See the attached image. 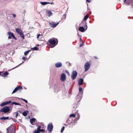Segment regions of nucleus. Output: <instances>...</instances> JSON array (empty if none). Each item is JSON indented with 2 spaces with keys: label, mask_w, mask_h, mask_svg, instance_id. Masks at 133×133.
<instances>
[{
  "label": "nucleus",
  "mask_w": 133,
  "mask_h": 133,
  "mask_svg": "<svg viewBox=\"0 0 133 133\" xmlns=\"http://www.w3.org/2000/svg\"><path fill=\"white\" fill-rule=\"evenodd\" d=\"M81 25H84V27L86 29L87 28V23L86 21H83L80 24Z\"/></svg>",
  "instance_id": "9d476101"
},
{
  "label": "nucleus",
  "mask_w": 133,
  "mask_h": 133,
  "mask_svg": "<svg viewBox=\"0 0 133 133\" xmlns=\"http://www.w3.org/2000/svg\"><path fill=\"white\" fill-rule=\"evenodd\" d=\"M50 3V2H41V3L42 5H44L47 4H48Z\"/></svg>",
  "instance_id": "5701e85b"
},
{
  "label": "nucleus",
  "mask_w": 133,
  "mask_h": 133,
  "mask_svg": "<svg viewBox=\"0 0 133 133\" xmlns=\"http://www.w3.org/2000/svg\"><path fill=\"white\" fill-rule=\"evenodd\" d=\"M3 112V111L2 110V109H0V112Z\"/></svg>",
  "instance_id": "603ef678"
},
{
  "label": "nucleus",
  "mask_w": 133,
  "mask_h": 133,
  "mask_svg": "<svg viewBox=\"0 0 133 133\" xmlns=\"http://www.w3.org/2000/svg\"><path fill=\"white\" fill-rule=\"evenodd\" d=\"M11 101H10L7 102H6L5 103H6V104H9L11 102Z\"/></svg>",
  "instance_id": "a19ab883"
},
{
  "label": "nucleus",
  "mask_w": 133,
  "mask_h": 133,
  "mask_svg": "<svg viewBox=\"0 0 133 133\" xmlns=\"http://www.w3.org/2000/svg\"><path fill=\"white\" fill-rule=\"evenodd\" d=\"M78 30L82 32H84L85 30L84 27L83 26L79 27V28Z\"/></svg>",
  "instance_id": "f8f14e48"
},
{
  "label": "nucleus",
  "mask_w": 133,
  "mask_h": 133,
  "mask_svg": "<svg viewBox=\"0 0 133 133\" xmlns=\"http://www.w3.org/2000/svg\"><path fill=\"white\" fill-rule=\"evenodd\" d=\"M62 65L61 63L58 62L55 63V66L56 68H59L62 66Z\"/></svg>",
  "instance_id": "9b49d317"
},
{
  "label": "nucleus",
  "mask_w": 133,
  "mask_h": 133,
  "mask_svg": "<svg viewBox=\"0 0 133 133\" xmlns=\"http://www.w3.org/2000/svg\"><path fill=\"white\" fill-rule=\"evenodd\" d=\"M22 89V87L19 86H18V87H16L15 88L14 90H13V92L12 93V94H13V93H14L16 92L19 89Z\"/></svg>",
  "instance_id": "1a4fd4ad"
},
{
  "label": "nucleus",
  "mask_w": 133,
  "mask_h": 133,
  "mask_svg": "<svg viewBox=\"0 0 133 133\" xmlns=\"http://www.w3.org/2000/svg\"><path fill=\"white\" fill-rule=\"evenodd\" d=\"M36 120V119L34 118H32L30 119V121L31 124L33 125V123L35 122Z\"/></svg>",
  "instance_id": "a211bd4d"
},
{
  "label": "nucleus",
  "mask_w": 133,
  "mask_h": 133,
  "mask_svg": "<svg viewBox=\"0 0 133 133\" xmlns=\"http://www.w3.org/2000/svg\"><path fill=\"white\" fill-rule=\"evenodd\" d=\"M6 104V103L5 102H4L2 103H1V104L0 105L1 106L3 107Z\"/></svg>",
  "instance_id": "c85d7f7f"
},
{
  "label": "nucleus",
  "mask_w": 133,
  "mask_h": 133,
  "mask_svg": "<svg viewBox=\"0 0 133 133\" xmlns=\"http://www.w3.org/2000/svg\"><path fill=\"white\" fill-rule=\"evenodd\" d=\"M34 132V133H39V131L37 130H35Z\"/></svg>",
  "instance_id": "72a5a7b5"
},
{
  "label": "nucleus",
  "mask_w": 133,
  "mask_h": 133,
  "mask_svg": "<svg viewBox=\"0 0 133 133\" xmlns=\"http://www.w3.org/2000/svg\"><path fill=\"white\" fill-rule=\"evenodd\" d=\"M91 65V62L90 61L87 62L85 64L84 67L85 71H87L89 69Z\"/></svg>",
  "instance_id": "7ed1b4c3"
},
{
  "label": "nucleus",
  "mask_w": 133,
  "mask_h": 133,
  "mask_svg": "<svg viewBox=\"0 0 133 133\" xmlns=\"http://www.w3.org/2000/svg\"><path fill=\"white\" fill-rule=\"evenodd\" d=\"M19 112H20V111L18 110L16 112H15V113L16 114V115H15V117L16 118H17V117L18 116V115H19ZM19 113H20V112Z\"/></svg>",
  "instance_id": "b1692460"
},
{
  "label": "nucleus",
  "mask_w": 133,
  "mask_h": 133,
  "mask_svg": "<svg viewBox=\"0 0 133 133\" xmlns=\"http://www.w3.org/2000/svg\"><path fill=\"white\" fill-rule=\"evenodd\" d=\"M49 44L47 43L50 47L53 48L58 43V40L56 38H52L48 40Z\"/></svg>",
  "instance_id": "f257e3e1"
},
{
  "label": "nucleus",
  "mask_w": 133,
  "mask_h": 133,
  "mask_svg": "<svg viewBox=\"0 0 133 133\" xmlns=\"http://www.w3.org/2000/svg\"><path fill=\"white\" fill-rule=\"evenodd\" d=\"M75 117L76 115L74 114H71V115H70L69 116L70 117Z\"/></svg>",
  "instance_id": "bb28decb"
},
{
  "label": "nucleus",
  "mask_w": 133,
  "mask_h": 133,
  "mask_svg": "<svg viewBox=\"0 0 133 133\" xmlns=\"http://www.w3.org/2000/svg\"><path fill=\"white\" fill-rule=\"evenodd\" d=\"M64 128H65V127H64V126H63L62 127V128L61 129V132H62L63 130H64Z\"/></svg>",
  "instance_id": "473e14b6"
},
{
  "label": "nucleus",
  "mask_w": 133,
  "mask_h": 133,
  "mask_svg": "<svg viewBox=\"0 0 133 133\" xmlns=\"http://www.w3.org/2000/svg\"><path fill=\"white\" fill-rule=\"evenodd\" d=\"M29 111L27 110H25L22 113V115L24 116H26L29 113Z\"/></svg>",
  "instance_id": "dca6fc26"
},
{
  "label": "nucleus",
  "mask_w": 133,
  "mask_h": 133,
  "mask_svg": "<svg viewBox=\"0 0 133 133\" xmlns=\"http://www.w3.org/2000/svg\"><path fill=\"white\" fill-rule=\"evenodd\" d=\"M16 32L20 35L21 37L24 39V36L22 30L19 28L16 29Z\"/></svg>",
  "instance_id": "20e7f679"
},
{
  "label": "nucleus",
  "mask_w": 133,
  "mask_h": 133,
  "mask_svg": "<svg viewBox=\"0 0 133 133\" xmlns=\"http://www.w3.org/2000/svg\"><path fill=\"white\" fill-rule=\"evenodd\" d=\"M9 74V73L7 72L6 71L3 74H1V76L2 77H6Z\"/></svg>",
  "instance_id": "f3484780"
},
{
  "label": "nucleus",
  "mask_w": 133,
  "mask_h": 133,
  "mask_svg": "<svg viewBox=\"0 0 133 133\" xmlns=\"http://www.w3.org/2000/svg\"><path fill=\"white\" fill-rule=\"evenodd\" d=\"M53 129V125L52 123H49L48 126L47 130L50 132H51Z\"/></svg>",
  "instance_id": "0eeeda50"
},
{
  "label": "nucleus",
  "mask_w": 133,
  "mask_h": 133,
  "mask_svg": "<svg viewBox=\"0 0 133 133\" xmlns=\"http://www.w3.org/2000/svg\"><path fill=\"white\" fill-rule=\"evenodd\" d=\"M9 118V117H1L0 118V119L1 120H6L8 119Z\"/></svg>",
  "instance_id": "4be33fe9"
},
{
  "label": "nucleus",
  "mask_w": 133,
  "mask_h": 133,
  "mask_svg": "<svg viewBox=\"0 0 133 133\" xmlns=\"http://www.w3.org/2000/svg\"><path fill=\"white\" fill-rule=\"evenodd\" d=\"M39 40H42V39H41V38L39 39Z\"/></svg>",
  "instance_id": "5fc2aeb1"
},
{
  "label": "nucleus",
  "mask_w": 133,
  "mask_h": 133,
  "mask_svg": "<svg viewBox=\"0 0 133 133\" xmlns=\"http://www.w3.org/2000/svg\"><path fill=\"white\" fill-rule=\"evenodd\" d=\"M89 15L87 14L84 17L83 19L84 20L83 21H85L89 17Z\"/></svg>",
  "instance_id": "412c9836"
},
{
  "label": "nucleus",
  "mask_w": 133,
  "mask_h": 133,
  "mask_svg": "<svg viewBox=\"0 0 133 133\" xmlns=\"http://www.w3.org/2000/svg\"><path fill=\"white\" fill-rule=\"evenodd\" d=\"M83 45H84V44L83 43H82L80 45V47H82Z\"/></svg>",
  "instance_id": "c03bdc74"
},
{
  "label": "nucleus",
  "mask_w": 133,
  "mask_h": 133,
  "mask_svg": "<svg viewBox=\"0 0 133 133\" xmlns=\"http://www.w3.org/2000/svg\"><path fill=\"white\" fill-rule=\"evenodd\" d=\"M13 17L14 18H15L16 17V15L15 14H13Z\"/></svg>",
  "instance_id": "09e8293b"
},
{
  "label": "nucleus",
  "mask_w": 133,
  "mask_h": 133,
  "mask_svg": "<svg viewBox=\"0 0 133 133\" xmlns=\"http://www.w3.org/2000/svg\"><path fill=\"white\" fill-rule=\"evenodd\" d=\"M72 119L70 118L69 117L67 119L66 121V123L68 124H70L72 122Z\"/></svg>",
  "instance_id": "aec40b11"
},
{
  "label": "nucleus",
  "mask_w": 133,
  "mask_h": 133,
  "mask_svg": "<svg viewBox=\"0 0 133 133\" xmlns=\"http://www.w3.org/2000/svg\"><path fill=\"white\" fill-rule=\"evenodd\" d=\"M12 119L13 121H14L15 122H16L17 121V120L16 119H15L14 118H11L10 119Z\"/></svg>",
  "instance_id": "2f4dec72"
},
{
  "label": "nucleus",
  "mask_w": 133,
  "mask_h": 133,
  "mask_svg": "<svg viewBox=\"0 0 133 133\" xmlns=\"http://www.w3.org/2000/svg\"><path fill=\"white\" fill-rule=\"evenodd\" d=\"M66 79V77L65 74L64 73H63L61 76V80L62 82H64L65 81Z\"/></svg>",
  "instance_id": "6e6552de"
},
{
  "label": "nucleus",
  "mask_w": 133,
  "mask_h": 133,
  "mask_svg": "<svg viewBox=\"0 0 133 133\" xmlns=\"http://www.w3.org/2000/svg\"><path fill=\"white\" fill-rule=\"evenodd\" d=\"M14 124L11 125L7 129V133H15L16 130L14 128Z\"/></svg>",
  "instance_id": "f03ea898"
},
{
  "label": "nucleus",
  "mask_w": 133,
  "mask_h": 133,
  "mask_svg": "<svg viewBox=\"0 0 133 133\" xmlns=\"http://www.w3.org/2000/svg\"><path fill=\"white\" fill-rule=\"evenodd\" d=\"M80 41L81 42L83 43V41H82V39L81 38H80Z\"/></svg>",
  "instance_id": "3c124183"
},
{
  "label": "nucleus",
  "mask_w": 133,
  "mask_h": 133,
  "mask_svg": "<svg viewBox=\"0 0 133 133\" xmlns=\"http://www.w3.org/2000/svg\"><path fill=\"white\" fill-rule=\"evenodd\" d=\"M49 4H54V3L53 2H51V3L50 2V3Z\"/></svg>",
  "instance_id": "8fccbe9b"
},
{
  "label": "nucleus",
  "mask_w": 133,
  "mask_h": 133,
  "mask_svg": "<svg viewBox=\"0 0 133 133\" xmlns=\"http://www.w3.org/2000/svg\"><path fill=\"white\" fill-rule=\"evenodd\" d=\"M8 34L11 37L12 36V35L13 34V33L12 32H9L8 33Z\"/></svg>",
  "instance_id": "cd10ccee"
},
{
  "label": "nucleus",
  "mask_w": 133,
  "mask_h": 133,
  "mask_svg": "<svg viewBox=\"0 0 133 133\" xmlns=\"http://www.w3.org/2000/svg\"><path fill=\"white\" fill-rule=\"evenodd\" d=\"M79 92H81V91H82V88H81V87H79Z\"/></svg>",
  "instance_id": "58836bf2"
},
{
  "label": "nucleus",
  "mask_w": 133,
  "mask_h": 133,
  "mask_svg": "<svg viewBox=\"0 0 133 133\" xmlns=\"http://www.w3.org/2000/svg\"><path fill=\"white\" fill-rule=\"evenodd\" d=\"M20 99L21 100L24 101V102H25L26 103H28V101L26 99H23V98H21Z\"/></svg>",
  "instance_id": "7c9ffc66"
},
{
  "label": "nucleus",
  "mask_w": 133,
  "mask_h": 133,
  "mask_svg": "<svg viewBox=\"0 0 133 133\" xmlns=\"http://www.w3.org/2000/svg\"><path fill=\"white\" fill-rule=\"evenodd\" d=\"M30 51V50H29L28 51H26L24 53V55L25 56H26L28 54L29 52Z\"/></svg>",
  "instance_id": "a878e982"
},
{
  "label": "nucleus",
  "mask_w": 133,
  "mask_h": 133,
  "mask_svg": "<svg viewBox=\"0 0 133 133\" xmlns=\"http://www.w3.org/2000/svg\"><path fill=\"white\" fill-rule=\"evenodd\" d=\"M41 127V126L40 125L37 128V130L39 131L41 130L40 128Z\"/></svg>",
  "instance_id": "f704fd0d"
},
{
  "label": "nucleus",
  "mask_w": 133,
  "mask_h": 133,
  "mask_svg": "<svg viewBox=\"0 0 133 133\" xmlns=\"http://www.w3.org/2000/svg\"><path fill=\"white\" fill-rule=\"evenodd\" d=\"M12 104H15L16 105H20L21 106V105L20 104H19V103H17L15 102H12Z\"/></svg>",
  "instance_id": "393cba45"
},
{
  "label": "nucleus",
  "mask_w": 133,
  "mask_h": 133,
  "mask_svg": "<svg viewBox=\"0 0 133 133\" xmlns=\"http://www.w3.org/2000/svg\"><path fill=\"white\" fill-rule=\"evenodd\" d=\"M12 36L11 37H12V38H13L15 39H17V38L15 37V36H14V34H13V35H12Z\"/></svg>",
  "instance_id": "e433bc0d"
},
{
  "label": "nucleus",
  "mask_w": 133,
  "mask_h": 133,
  "mask_svg": "<svg viewBox=\"0 0 133 133\" xmlns=\"http://www.w3.org/2000/svg\"><path fill=\"white\" fill-rule=\"evenodd\" d=\"M83 81V80L82 78H80L79 79L78 81V85H81L82 84Z\"/></svg>",
  "instance_id": "4468645a"
},
{
  "label": "nucleus",
  "mask_w": 133,
  "mask_h": 133,
  "mask_svg": "<svg viewBox=\"0 0 133 133\" xmlns=\"http://www.w3.org/2000/svg\"><path fill=\"white\" fill-rule=\"evenodd\" d=\"M32 49H33L34 50H37L38 49V48L37 47H35L32 48Z\"/></svg>",
  "instance_id": "c756f323"
},
{
  "label": "nucleus",
  "mask_w": 133,
  "mask_h": 133,
  "mask_svg": "<svg viewBox=\"0 0 133 133\" xmlns=\"http://www.w3.org/2000/svg\"><path fill=\"white\" fill-rule=\"evenodd\" d=\"M124 2L126 4H130L132 2V0H124Z\"/></svg>",
  "instance_id": "ddd939ff"
},
{
  "label": "nucleus",
  "mask_w": 133,
  "mask_h": 133,
  "mask_svg": "<svg viewBox=\"0 0 133 133\" xmlns=\"http://www.w3.org/2000/svg\"><path fill=\"white\" fill-rule=\"evenodd\" d=\"M59 23L58 22L57 23L54 24L53 23H50V25L52 27H56L57 25L59 24Z\"/></svg>",
  "instance_id": "2eb2a0df"
},
{
  "label": "nucleus",
  "mask_w": 133,
  "mask_h": 133,
  "mask_svg": "<svg viewBox=\"0 0 133 133\" xmlns=\"http://www.w3.org/2000/svg\"><path fill=\"white\" fill-rule=\"evenodd\" d=\"M11 37L10 36H8V39H11Z\"/></svg>",
  "instance_id": "49530a36"
},
{
  "label": "nucleus",
  "mask_w": 133,
  "mask_h": 133,
  "mask_svg": "<svg viewBox=\"0 0 133 133\" xmlns=\"http://www.w3.org/2000/svg\"><path fill=\"white\" fill-rule=\"evenodd\" d=\"M77 73L76 71H73L71 75V77L73 80L75 79L77 76Z\"/></svg>",
  "instance_id": "39448f33"
},
{
  "label": "nucleus",
  "mask_w": 133,
  "mask_h": 133,
  "mask_svg": "<svg viewBox=\"0 0 133 133\" xmlns=\"http://www.w3.org/2000/svg\"><path fill=\"white\" fill-rule=\"evenodd\" d=\"M12 36L11 37H12V38H13L15 39H17V38L15 37V36H14V34H13V35H12Z\"/></svg>",
  "instance_id": "4c0bfd02"
},
{
  "label": "nucleus",
  "mask_w": 133,
  "mask_h": 133,
  "mask_svg": "<svg viewBox=\"0 0 133 133\" xmlns=\"http://www.w3.org/2000/svg\"><path fill=\"white\" fill-rule=\"evenodd\" d=\"M94 58L96 59H98V57H97V56H95L94 57Z\"/></svg>",
  "instance_id": "de8ad7c7"
},
{
  "label": "nucleus",
  "mask_w": 133,
  "mask_h": 133,
  "mask_svg": "<svg viewBox=\"0 0 133 133\" xmlns=\"http://www.w3.org/2000/svg\"><path fill=\"white\" fill-rule=\"evenodd\" d=\"M46 13L48 14L49 17H50L52 15V13L50 10L47 11Z\"/></svg>",
  "instance_id": "6ab92c4d"
},
{
  "label": "nucleus",
  "mask_w": 133,
  "mask_h": 133,
  "mask_svg": "<svg viewBox=\"0 0 133 133\" xmlns=\"http://www.w3.org/2000/svg\"><path fill=\"white\" fill-rule=\"evenodd\" d=\"M86 1L89 3H90L91 2L90 0H86Z\"/></svg>",
  "instance_id": "a18cd8bd"
},
{
  "label": "nucleus",
  "mask_w": 133,
  "mask_h": 133,
  "mask_svg": "<svg viewBox=\"0 0 133 133\" xmlns=\"http://www.w3.org/2000/svg\"><path fill=\"white\" fill-rule=\"evenodd\" d=\"M42 36V35H41L40 34H39L37 36V38L38 39L39 38V37L40 36Z\"/></svg>",
  "instance_id": "ea45409f"
},
{
  "label": "nucleus",
  "mask_w": 133,
  "mask_h": 133,
  "mask_svg": "<svg viewBox=\"0 0 133 133\" xmlns=\"http://www.w3.org/2000/svg\"><path fill=\"white\" fill-rule=\"evenodd\" d=\"M22 58L23 60H24V61H26V60L27 59V58L24 57H23Z\"/></svg>",
  "instance_id": "c9c22d12"
},
{
  "label": "nucleus",
  "mask_w": 133,
  "mask_h": 133,
  "mask_svg": "<svg viewBox=\"0 0 133 133\" xmlns=\"http://www.w3.org/2000/svg\"><path fill=\"white\" fill-rule=\"evenodd\" d=\"M2 110L3 111V112L7 113L9 111L10 109L8 107L5 106L2 108Z\"/></svg>",
  "instance_id": "423d86ee"
},
{
  "label": "nucleus",
  "mask_w": 133,
  "mask_h": 133,
  "mask_svg": "<svg viewBox=\"0 0 133 133\" xmlns=\"http://www.w3.org/2000/svg\"><path fill=\"white\" fill-rule=\"evenodd\" d=\"M66 72L68 74H69V72L68 71H66Z\"/></svg>",
  "instance_id": "864d4df0"
},
{
  "label": "nucleus",
  "mask_w": 133,
  "mask_h": 133,
  "mask_svg": "<svg viewBox=\"0 0 133 133\" xmlns=\"http://www.w3.org/2000/svg\"><path fill=\"white\" fill-rule=\"evenodd\" d=\"M79 117H80L79 115H78L77 116V117L76 118V119H77V120L79 119Z\"/></svg>",
  "instance_id": "37998d69"
},
{
  "label": "nucleus",
  "mask_w": 133,
  "mask_h": 133,
  "mask_svg": "<svg viewBox=\"0 0 133 133\" xmlns=\"http://www.w3.org/2000/svg\"><path fill=\"white\" fill-rule=\"evenodd\" d=\"M45 131V130L44 129H41L39 131V132H44Z\"/></svg>",
  "instance_id": "79ce46f5"
}]
</instances>
